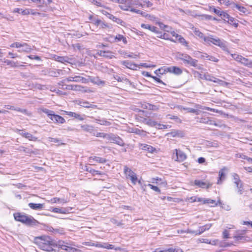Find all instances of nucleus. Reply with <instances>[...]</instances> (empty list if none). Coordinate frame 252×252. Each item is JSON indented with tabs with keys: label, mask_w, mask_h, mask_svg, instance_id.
I'll return each instance as SVG.
<instances>
[{
	"label": "nucleus",
	"mask_w": 252,
	"mask_h": 252,
	"mask_svg": "<svg viewBox=\"0 0 252 252\" xmlns=\"http://www.w3.org/2000/svg\"><path fill=\"white\" fill-rule=\"evenodd\" d=\"M231 7L233 8H237L240 12L244 13L247 12V9L245 7L240 6L239 5L235 3H232Z\"/></svg>",
	"instance_id": "58836bf2"
},
{
	"label": "nucleus",
	"mask_w": 252,
	"mask_h": 252,
	"mask_svg": "<svg viewBox=\"0 0 252 252\" xmlns=\"http://www.w3.org/2000/svg\"><path fill=\"white\" fill-rule=\"evenodd\" d=\"M92 160L96 161L98 163H105L107 161V160L105 158L96 156L91 157L89 158V161L92 162Z\"/></svg>",
	"instance_id": "c756f323"
},
{
	"label": "nucleus",
	"mask_w": 252,
	"mask_h": 252,
	"mask_svg": "<svg viewBox=\"0 0 252 252\" xmlns=\"http://www.w3.org/2000/svg\"><path fill=\"white\" fill-rule=\"evenodd\" d=\"M66 115L71 117H74V118L79 120L80 121H83L85 120L86 117L85 115H80L79 114L73 112H66Z\"/></svg>",
	"instance_id": "aec40b11"
},
{
	"label": "nucleus",
	"mask_w": 252,
	"mask_h": 252,
	"mask_svg": "<svg viewBox=\"0 0 252 252\" xmlns=\"http://www.w3.org/2000/svg\"><path fill=\"white\" fill-rule=\"evenodd\" d=\"M95 121L96 123H97L101 125H105V126L110 125V123L109 122L106 121L104 119L100 120V119H95Z\"/></svg>",
	"instance_id": "8fccbe9b"
},
{
	"label": "nucleus",
	"mask_w": 252,
	"mask_h": 252,
	"mask_svg": "<svg viewBox=\"0 0 252 252\" xmlns=\"http://www.w3.org/2000/svg\"><path fill=\"white\" fill-rule=\"evenodd\" d=\"M107 136V140L111 143L116 144L122 147L125 145V143L124 140L117 135L114 134L113 133H109L108 134Z\"/></svg>",
	"instance_id": "39448f33"
},
{
	"label": "nucleus",
	"mask_w": 252,
	"mask_h": 252,
	"mask_svg": "<svg viewBox=\"0 0 252 252\" xmlns=\"http://www.w3.org/2000/svg\"><path fill=\"white\" fill-rule=\"evenodd\" d=\"M21 46H22V43L17 42H14L10 45V47H12V48L15 47L17 48H20L21 47Z\"/></svg>",
	"instance_id": "69168bd1"
},
{
	"label": "nucleus",
	"mask_w": 252,
	"mask_h": 252,
	"mask_svg": "<svg viewBox=\"0 0 252 252\" xmlns=\"http://www.w3.org/2000/svg\"><path fill=\"white\" fill-rule=\"evenodd\" d=\"M143 17H146L147 18H148L150 20H152L155 17L153 15H149L147 13H146L145 12L142 11V13L141 14Z\"/></svg>",
	"instance_id": "338daca9"
},
{
	"label": "nucleus",
	"mask_w": 252,
	"mask_h": 252,
	"mask_svg": "<svg viewBox=\"0 0 252 252\" xmlns=\"http://www.w3.org/2000/svg\"><path fill=\"white\" fill-rule=\"evenodd\" d=\"M64 81H66L67 82H82L84 83L88 82V80L86 78L80 76H69L65 79Z\"/></svg>",
	"instance_id": "1a4fd4ad"
},
{
	"label": "nucleus",
	"mask_w": 252,
	"mask_h": 252,
	"mask_svg": "<svg viewBox=\"0 0 252 252\" xmlns=\"http://www.w3.org/2000/svg\"><path fill=\"white\" fill-rule=\"evenodd\" d=\"M94 135H95L96 137H103L106 138L107 139L108 134H106L103 132H94V131L93 133Z\"/></svg>",
	"instance_id": "603ef678"
},
{
	"label": "nucleus",
	"mask_w": 252,
	"mask_h": 252,
	"mask_svg": "<svg viewBox=\"0 0 252 252\" xmlns=\"http://www.w3.org/2000/svg\"><path fill=\"white\" fill-rule=\"evenodd\" d=\"M111 222L112 223L117 225V226H121L123 225V223L121 221H118L115 219H111L110 220Z\"/></svg>",
	"instance_id": "774afa93"
},
{
	"label": "nucleus",
	"mask_w": 252,
	"mask_h": 252,
	"mask_svg": "<svg viewBox=\"0 0 252 252\" xmlns=\"http://www.w3.org/2000/svg\"><path fill=\"white\" fill-rule=\"evenodd\" d=\"M175 151L176 155V159H175L176 161L183 162L187 158V155L181 150L175 149Z\"/></svg>",
	"instance_id": "f8f14e48"
},
{
	"label": "nucleus",
	"mask_w": 252,
	"mask_h": 252,
	"mask_svg": "<svg viewBox=\"0 0 252 252\" xmlns=\"http://www.w3.org/2000/svg\"><path fill=\"white\" fill-rule=\"evenodd\" d=\"M86 170L91 173L92 175H95V174H98V175H101L102 174L101 172L95 170L91 167H88L86 169Z\"/></svg>",
	"instance_id": "3c124183"
},
{
	"label": "nucleus",
	"mask_w": 252,
	"mask_h": 252,
	"mask_svg": "<svg viewBox=\"0 0 252 252\" xmlns=\"http://www.w3.org/2000/svg\"><path fill=\"white\" fill-rule=\"evenodd\" d=\"M67 211L65 208H53L52 212L56 213H60V214H65Z\"/></svg>",
	"instance_id": "49530a36"
},
{
	"label": "nucleus",
	"mask_w": 252,
	"mask_h": 252,
	"mask_svg": "<svg viewBox=\"0 0 252 252\" xmlns=\"http://www.w3.org/2000/svg\"><path fill=\"white\" fill-rule=\"evenodd\" d=\"M219 179L218 181V184H220L221 183L222 180H224L225 178V173L224 171V169H221L219 173Z\"/></svg>",
	"instance_id": "37998d69"
},
{
	"label": "nucleus",
	"mask_w": 252,
	"mask_h": 252,
	"mask_svg": "<svg viewBox=\"0 0 252 252\" xmlns=\"http://www.w3.org/2000/svg\"><path fill=\"white\" fill-rule=\"evenodd\" d=\"M153 252H183L181 249H172L170 248L168 249H163L161 248L156 249Z\"/></svg>",
	"instance_id": "393cba45"
},
{
	"label": "nucleus",
	"mask_w": 252,
	"mask_h": 252,
	"mask_svg": "<svg viewBox=\"0 0 252 252\" xmlns=\"http://www.w3.org/2000/svg\"><path fill=\"white\" fill-rule=\"evenodd\" d=\"M118 53L124 58H127L128 53L127 51L125 50H119L118 51Z\"/></svg>",
	"instance_id": "0e129e2a"
},
{
	"label": "nucleus",
	"mask_w": 252,
	"mask_h": 252,
	"mask_svg": "<svg viewBox=\"0 0 252 252\" xmlns=\"http://www.w3.org/2000/svg\"><path fill=\"white\" fill-rule=\"evenodd\" d=\"M48 141L51 142H53L54 143H56L58 145H64V143H63L62 140L59 138H55L52 137H48Z\"/></svg>",
	"instance_id": "a19ab883"
},
{
	"label": "nucleus",
	"mask_w": 252,
	"mask_h": 252,
	"mask_svg": "<svg viewBox=\"0 0 252 252\" xmlns=\"http://www.w3.org/2000/svg\"><path fill=\"white\" fill-rule=\"evenodd\" d=\"M192 72L195 77H197L199 79H204L203 75L201 74L199 72L194 70Z\"/></svg>",
	"instance_id": "13d9d810"
},
{
	"label": "nucleus",
	"mask_w": 252,
	"mask_h": 252,
	"mask_svg": "<svg viewBox=\"0 0 252 252\" xmlns=\"http://www.w3.org/2000/svg\"><path fill=\"white\" fill-rule=\"evenodd\" d=\"M4 107L7 109L13 110L23 113H24L26 112V109H22L20 108H15L14 106L10 105H5Z\"/></svg>",
	"instance_id": "f704fd0d"
},
{
	"label": "nucleus",
	"mask_w": 252,
	"mask_h": 252,
	"mask_svg": "<svg viewBox=\"0 0 252 252\" xmlns=\"http://www.w3.org/2000/svg\"><path fill=\"white\" fill-rule=\"evenodd\" d=\"M148 186H149L152 189L154 190V191H155L159 193H160V190L158 187L155 186L150 184H149L148 185Z\"/></svg>",
	"instance_id": "e2e57ef3"
},
{
	"label": "nucleus",
	"mask_w": 252,
	"mask_h": 252,
	"mask_svg": "<svg viewBox=\"0 0 252 252\" xmlns=\"http://www.w3.org/2000/svg\"><path fill=\"white\" fill-rule=\"evenodd\" d=\"M194 185L201 188L209 189L211 187L212 184L200 180H195Z\"/></svg>",
	"instance_id": "4be33fe9"
},
{
	"label": "nucleus",
	"mask_w": 252,
	"mask_h": 252,
	"mask_svg": "<svg viewBox=\"0 0 252 252\" xmlns=\"http://www.w3.org/2000/svg\"><path fill=\"white\" fill-rule=\"evenodd\" d=\"M122 41L124 44H126L127 43L126 38L122 34H117L115 37V41L118 42Z\"/></svg>",
	"instance_id": "c9c22d12"
},
{
	"label": "nucleus",
	"mask_w": 252,
	"mask_h": 252,
	"mask_svg": "<svg viewBox=\"0 0 252 252\" xmlns=\"http://www.w3.org/2000/svg\"><path fill=\"white\" fill-rule=\"evenodd\" d=\"M232 176L234 180V183L236 185L238 189V193L239 194H242L243 192V184L240 179L239 175L236 173H233Z\"/></svg>",
	"instance_id": "0eeeda50"
},
{
	"label": "nucleus",
	"mask_w": 252,
	"mask_h": 252,
	"mask_svg": "<svg viewBox=\"0 0 252 252\" xmlns=\"http://www.w3.org/2000/svg\"><path fill=\"white\" fill-rule=\"evenodd\" d=\"M170 72L176 75H180L182 73V70L179 67L173 66L165 67V72Z\"/></svg>",
	"instance_id": "2eb2a0df"
},
{
	"label": "nucleus",
	"mask_w": 252,
	"mask_h": 252,
	"mask_svg": "<svg viewBox=\"0 0 252 252\" xmlns=\"http://www.w3.org/2000/svg\"><path fill=\"white\" fill-rule=\"evenodd\" d=\"M14 131L30 141H36L38 140L37 137L33 136L31 133L26 131L24 129H19L18 128H16L14 130Z\"/></svg>",
	"instance_id": "423d86ee"
},
{
	"label": "nucleus",
	"mask_w": 252,
	"mask_h": 252,
	"mask_svg": "<svg viewBox=\"0 0 252 252\" xmlns=\"http://www.w3.org/2000/svg\"><path fill=\"white\" fill-rule=\"evenodd\" d=\"M183 109L187 110L189 113H194L196 115H199L201 113V111L199 110L192 108H183Z\"/></svg>",
	"instance_id": "c03bdc74"
},
{
	"label": "nucleus",
	"mask_w": 252,
	"mask_h": 252,
	"mask_svg": "<svg viewBox=\"0 0 252 252\" xmlns=\"http://www.w3.org/2000/svg\"><path fill=\"white\" fill-rule=\"evenodd\" d=\"M176 57L178 59L182 61L186 66L194 67L199 70L203 69L201 65L198 64L197 60L192 58L187 54L178 52L176 54Z\"/></svg>",
	"instance_id": "f03ea898"
},
{
	"label": "nucleus",
	"mask_w": 252,
	"mask_h": 252,
	"mask_svg": "<svg viewBox=\"0 0 252 252\" xmlns=\"http://www.w3.org/2000/svg\"><path fill=\"white\" fill-rule=\"evenodd\" d=\"M133 5V2L131 1V4H128L127 3H126L125 4H122V5H120V7L121 9H123L125 11H130L131 5Z\"/></svg>",
	"instance_id": "a18cd8bd"
},
{
	"label": "nucleus",
	"mask_w": 252,
	"mask_h": 252,
	"mask_svg": "<svg viewBox=\"0 0 252 252\" xmlns=\"http://www.w3.org/2000/svg\"><path fill=\"white\" fill-rule=\"evenodd\" d=\"M194 34L199 37L201 38H203L204 39V37H206L204 35L203 33L200 32L198 30L195 29L194 31Z\"/></svg>",
	"instance_id": "bf43d9fd"
},
{
	"label": "nucleus",
	"mask_w": 252,
	"mask_h": 252,
	"mask_svg": "<svg viewBox=\"0 0 252 252\" xmlns=\"http://www.w3.org/2000/svg\"><path fill=\"white\" fill-rule=\"evenodd\" d=\"M54 59L55 61L62 63H71V61L72 60V58H70L67 56H59L55 55Z\"/></svg>",
	"instance_id": "f3484780"
},
{
	"label": "nucleus",
	"mask_w": 252,
	"mask_h": 252,
	"mask_svg": "<svg viewBox=\"0 0 252 252\" xmlns=\"http://www.w3.org/2000/svg\"><path fill=\"white\" fill-rule=\"evenodd\" d=\"M131 132L142 136H146L147 134L146 131L136 127L132 128L131 129Z\"/></svg>",
	"instance_id": "473e14b6"
},
{
	"label": "nucleus",
	"mask_w": 252,
	"mask_h": 252,
	"mask_svg": "<svg viewBox=\"0 0 252 252\" xmlns=\"http://www.w3.org/2000/svg\"><path fill=\"white\" fill-rule=\"evenodd\" d=\"M13 12L21 13L23 15L29 14V12L27 8L23 9L22 8H16L14 9Z\"/></svg>",
	"instance_id": "79ce46f5"
},
{
	"label": "nucleus",
	"mask_w": 252,
	"mask_h": 252,
	"mask_svg": "<svg viewBox=\"0 0 252 252\" xmlns=\"http://www.w3.org/2000/svg\"><path fill=\"white\" fill-rule=\"evenodd\" d=\"M141 148L142 150L147 151L151 153H154L156 151V149L152 146L145 144H142L141 145Z\"/></svg>",
	"instance_id": "2f4dec72"
},
{
	"label": "nucleus",
	"mask_w": 252,
	"mask_h": 252,
	"mask_svg": "<svg viewBox=\"0 0 252 252\" xmlns=\"http://www.w3.org/2000/svg\"><path fill=\"white\" fill-rule=\"evenodd\" d=\"M204 79L207 81H212L216 83H218L219 84H221L223 81L218 78H217L212 75L206 73L203 74Z\"/></svg>",
	"instance_id": "dca6fc26"
},
{
	"label": "nucleus",
	"mask_w": 252,
	"mask_h": 252,
	"mask_svg": "<svg viewBox=\"0 0 252 252\" xmlns=\"http://www.w3.org/2000/svg\"><path fill=\"white\" fill-rule=\"evenodd\" d=\"M234 239L236 242H241L242 243L248 242L250 240V237L240 234L238 231L236 232V234L234 236Z\"/></svg>",
	"instance_id": "4468645a"
},
{
	"label": "nucleus",
	"mask_w": 252,
	"mask_h": 252,
	"mask_svg": "<svg viewBox=\"0 0 252 252\" xmlns=\"http://www.w3.org/2000/svg\"><path fill=\"white\" fill-rule=\"evenodd\" d=\"M4 63H6L7 65H9L12 67H15L17 66V62H14L8 60H5Z\"/></svg>",
	"instance_id": "5fc2aeb1"
},
{
	"label": "nucleus",
	"mask_w": 252,
	"mask_h": 252,
	"mask_svg": "<svg viewBox=\"0 0 252 252\" xmlns=\"http://www.w3.org/2000/svg\"><path fill=\"white\" fill-rule=\"evenodd\" d=\"M146 125L151 126H154L157 125V122L151 119H148L147 121H146Z\"/></svg>",
	"instance_id": "680f3d73"
},
{
	"label": "nucleus",
	"mask_w": 252,
	"mask_h": 252,
	"mask_svg": "<svg viewBox=\"0 0 252 252\" xmlns=\"http://www.w3.org/2000/svg\"><path fill=\"white\" fill-rule=\"evenodd\" d=\"M241 64L248 66L249 67L252 68V61L249 59L243 57Z\"/></svg>",
	"instance_id": "ea45409f"
},
{
	"label": "nucleus",
	"mask_w": 252,
	"mask_h": 252,
	"mask_svg": "<svg viewBox=\"0 0 252 252\" xmlns=\"http://www.w3.org/2000/svg\"><path fill=\"white\" fill-rule=\"evenodd\" d=\"M121 63L122 65H125L126 67L132 70H135L137 67V64L129 61H122Z\"/></svg>",
	"instance_id": "412c9836"
},
{
	"label": "nucleus",
	"mask_w": 252,
	"mask_h": 252,
	"mask_svg": "<svg viewBox=\"0 0 252 252\" xmlns=\"http://www.w3.org/2000/svg\"><path fill=\"white\" fill-rule=\"evenodd\" d=\"M76 104L82 107L87 108H95L96 107V105L91 104L89 101L81 99L76 100Z\"/></svg>",
	"instance_id": "a211bd4d"
},
{
	"label": "nucleus",
	"mask_w": 252,
	"mask_h": 252,
	"mask_svg": "<svg viewBox=\"0 0 252 252\" xmlns=\"http://www.w3.org/2000/svg\"><path fill=\"white\" fill-rule=\"evenodd\" d=\"M195 106L198 109L208 110V111H212L214 112H217V111H216V110L215 109L211 108H210L208 107L200 105L199 104L196 105Z\"/></svg>",
	"instance_id": "de8ad7c7"
},
{
	"label": "nucleus",
	"mask_w": 252,
	"mask_h": 252,
	"mask_svg": "<svg viewBox=\"0 0 252 252\" xmlns=\"http://www.w3.org/2000/svg\"><path fill=\"white\" fill-rule=\"evenodd\" d=\"M14 217L16 221L21 222L27 225H35L38 223L32 216L20 213L14 214Z\"/></svg>",
	"instance_id": "7ed1b4c3"
},
{
	"label": "nucleus",
	"mask_w": 252,
	"mask_h": 252,
	"mask_svg": "<svg viewBox=\"0 0 252 252\" xmlns=\"http://www.w3.org/2000/svg\"><path fill=\"white\" fill-rule=\"evenodd\" d=\"M28 206L33 210H37L42 209L43 208L44 205L40 203H30Z\"/></svg>",
	"instance_id": "7c9ffc66"
},
{
	"label": "nucleus",
	"mask_w": 252,
	"mask_h": 252,
	"mask_svg": "<svg viewBox=\"0 0 252 252\" xmlns=\"http://www.w3.org/2000/svg\"><path fill=\"white\" fill-rule=\"evenodd\" d=\"M212 224L210 223L206 224L203 226H201L199 227V229L198 230V232L197 234H199L200 235L205 231L207 230L210 228Z\"/></svg>",
	"instance_id": "4c0bfd02"
},
{
	"label": "nucleus",
	"mask_w": 252,
	"mask_h": 252,
	"mask_svg": "<svg viewBox=\"0 0 252 252\" xmlns=\"http://www.w3.org/2000/svg\"><path fill=\"white\" fill-rule=\"evenodd\" d=\"M203 204H214L215 206L217 205L218 203H216L215 200L211 199H203Z\"/></svg>",
	"instance_id": "4d7b16f0"
},
{
	"label": "nucleus",
	"mask_w": 252,
	"mask_h": 252,
	"mask_svg": "<svg viewBox=\"0 0 252 252\" xmlns=\"http://www.w3.org/2000/svg\"><path fill=\"white\" fill-rule=\"evenodd\" d=\"M220 16L221 18L223 19L224 20L227 21H229L231 18V16L229 15L227 13L222 11H221L220 13Z\"/></svg>",
	"instance_id": "09e8293b"
},
{
	"label": "nucleus",
	"mask_w": 252,
	"mask_h": 252,
	"mask_svg": "<svg viewBox=\"0 0 252 252\" xmlns=\"http://www.w3.org/2000/svg\"><path fill=\"white\" fill-rule=\"evenodd\" d=\"M81 127L82 129L85 131L93 133L94 131V126L89 125H81Z\"/></svg>",
	"instance_id": "72a5a7b5"
},
{
	"label": "nucleus",
	"mask_w": 252,
	"mask_h": 252,
	"mask_svg": "<svg viewBox=\"0 0 252 252\" xmlns=\"http://www.w3.org/2000/svg\"><path fill=\"white\" fill-rule=\"evenodd\" d=\"M72 89L73 91H84V87L78 85H72Z\"/></svg>",
	"instance_id": "864d4df0"
},
{
	"label": "nucleus",
	"mask_w": 252,
	"mask_h": 252,
	"mask_svg": "<svg viewBox=\"0 0 252 252\" xmlns=\"http://www.w3.org/2000/svg\"><path fill=\"white\" fill-rule=\"evenodd\" d=\"M221 39H220L218 37L214 38L213 36H208V37H204V41L207 43L210 44L212 43L216 46H218Z\"/></svg>",
	"instance_id": "9b49d317"
},
{
	"label": "nucleus",
	"mask_w": 252,
	"mask_h": 252,
	"mask_svg": "<svg viewBox=\"0 0 252 252\" xmlns=\"http://www.w3.org/2000/svg\"><path fill=\"white\" fill-rule=\"evenodd\" d=\"M101 12L102 13V14H103L104 15L107 16V17L108 18H109L110 19L113 20V21L115 22L116 23H117V24H120L122 26H124L125 24V23L124 21H123L122 20L118 18H117L115 16H114V15H112L111 14L107 12V11H104V10H102L101 11Z\"/></svg>",
	"instance_id": "9d476101"
},
{
	"label": "nucleus",
	"mask_w": 252,
	"mask_h": 252,
	"mask_svg": "<svg viewBox=\"0 0 252 252\" xmlns=\"http://www.w3.org/2000/svg\"><path fill=\"white\" fill-rule=\"evenodd\" d=\"M124 171L126 178L129 179L133 185H135L137 182L136 174L126 166L124 167Z\"/></svg>",
	"instance_id": "20e7f679"
},
{
	"label": "nucleus",
	"mask_w": 252,
	"mask_h": 252,
	"mask_svg": "<svg viewBox=\"0 0 252 252\" xmlns=\"http://www.w3.org/2000/svg\"><path fill=\"white\" fill-rule=\"evenodd\" d=\"M154 73L157 75H158V76H159L160 74H163L164 73H165L166 72H165V68H161L157 69L155 71Z\"/></svg>",
	"instance_id": "052dcab7"
},
{
	"label": "nucleus",
	"mask_w": 252,
	"mask_h": 252,
	"mask_svg": "<svg viewBox=\"0 0 252 252\" xmlns=\"http://www.w3.org/2000/svg\"><path fill=\"white\" fill-rule=\"evenodd\" d=\"M51 120L53 121V123L56 124L60 125L65 123V120L63 117L55 114V113L52 118H51Z\"/></svg>",
	"instance_id": "6ab92c4d"
},
{
	"label": "nucleus",
	"mask_w": 252,
	"mask_h": 252,
	"mask_svg": "<svg viewBox=\"0 0 252 252\" xmlns=\"http://www.w3.org/2000/svg\"><path fill=\"white\" fill-rule=\"evenodd\" d=\"M96 54L100 57H102L107 59H111L115 57L113 53L110 51L99 50Z\"/></svg>",
	"instance_id": "ddd939ff"
},
{
	"label": "nucleus",
	"mask_w": 252,
	"mask_h": 252,
	"mask_svg": "<svg viewBox=\"0 0 252 252\" xmlns=\"http://www.w3.org/2000/svg\"><path fill=\"white\" fill-rule=\"evenodd\" d=\"M141 27L143 29H148L149 30L155 32H158V28L155 26H152L148 24H142Z\"/></svg>",
	"instance_id": "c85d7f7f"
},
{
	"label": "nucleus",
	"mask_w": 252,
	"mask_h": 252,
	"mask_svg": "<svg viewBox=\"0 0 252 252\" xmlns=\"http://www.w3.org/2000/svg\"><path fill=\"white\" fill-rule=\"evenodd\" d=\"M39 110L42 112L47 114V115L50 119H51V118H52V117L55 113V112L53 111L49 110L45 108H40Z\"/></svg>",
	"instance_id": "e433bc0d"
},
{
	"label": "nucleus",
	"mask_w": 252,
	"mask_h": 252,
	"mask_svg": "<svg viewBox=\"0 0 252 252\" xmlns=\"http://www.w3.org/2000/svg\"><path fill=\"white\" fill-rule=\"evenodd\" d=\"M19 150L23 151L25 153H26V154H31L32 153H34V152L32 150H31L30 149H28V148H25L24 147H20Z\"/></svg>",
	"instance_id": "6e6d98bb"
},
{
	"label": "nucleus",
	"mask_w": 252,
	"mask_h": 252,
	"mask_svg": "<svg viewBox=\"0 0 252 252\" xmlns=\"http://www.w3.org/2000/svg\"><path fill=\"white\" fill-rule=\"evenodd\" d=\"M64 241H59L57 244H55V246H58L59 248L65 251L66 252H75L78 250L75 248L67 246Z\"/></svg>",
	"instance_id": "6e6552de"
},
{
	"label": "nucleus",
	"mask_w": 252,
	"mask_h": 252,
	"mask_svg": "<svg viewBox=\"0 0 252 252\" xmlns=\"http://www.w3.org/2000/svg\"><path fill=\"white\" fill-rule=\"evenodd\" d=\"M141 107L144 109H147L152 110H157L158 109V107L157 105H153L147 102H144L141 104Z\"/></svg>",
	"instance_id": "b1692460"
},
{
	"label": "nucleus",
	"mask_w": 252,
	"mask_h": 252,
	"mask_svg": "<svg viewBox=\"0 0 252 252\" xmlns=\"http://www.w3.org/2000/svg\"><path fill=\"white\" fill-rule=\"evenodd\" d=\"M34 243L38 246L40 249L49 252H52L53 251V247H55V243L53 239L47 236L35 237Z\"/></svg>",
	"instance_id": "f257e3e1"
},
{
	"label": "nucleus",
	"mask_w": 252,
	"mask_h": 252,
	"mask_svg": "<svg viewBox=\"0 0 252 252\" xmlns=\"http://www.w3.org/2000/svg\"><path fill=\"white\" fill-rule=\"evenodd\" d=\"M218 46L220 47L224 52L229 53L228 48V43L226 41L221 39Z\"/></svg>",
	"instance_id": "a878e982"
},
{
	"label": "nucleus",
	"mask_w": 252,
	"mask_h": 252,
	"mask_svg": "<svg viewBox=\"0 0 252 252\" xmlns=\"http://www.w3.org/2000/svg\"><path fill=\"white\" fill-rule=\"evenodd\" d=\"M171 41L176 42L177 41H178L179 43L182 44L183 45L187 47L188 49H189V45H188V42L185 40V39L181 35H179L178 37L176 38V39H170Z\"/></svg>",
	"instance_id": "5701e85b"
},
{
	"label": "nucleus",
	"mask_w": 252,
	"mask_h": 252,
	"mask_svg": "<svg viewBox=\"0 0 252 252\" xmlns=\"http://www.w3.org/2000/svg\"><path fill=\"white\" fill-rule=\"evenodd\" d=\"M52 203H61V204H64L69 202V200L67 198H58V197H54L51 200Z\"/></svg>",
	"instance_id": "cd10ccee"
},
{
	"label": "nucleus",
	"mask_w": 252,
	"mask_h": 252,
	"mask_svg": "<svg viewBox=\"0 0 252 252\" xmlns=\"http://www.w3.org/2000/svg\"><path fill=\"white\" fill-rule=\"evenodd\" d=\"M32 50L31 46L29 45L26 43H22V46L20 49L18 50L19 52H30Z\"/></svg>",
	"instance_id": "bb28decb"
}]
</instances>
